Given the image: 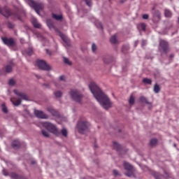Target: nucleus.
<instances>
[{"label":"nucleus","instance_id":"f257e3e1","mask_svg":"<svg viewBox=\"0 0 179 179\" xmlns=\"http://www.w3.org/2000/svg\"><path fill=\"white\" fill-rule=\"evenodd\" d=\"M89 87L93 96L99 104H101L103 108L108 110V108H111V107H113V103L110 101L108 96H107L104 92H101V90L99 86H97L96 83L91 82L89 85Z\"/></svg>","mask_w":179,"mask_h":179},{"label":"nucleus","instance_id":"f03ea898","mask_svg":"<svg viewBox=\"0 0 179 179\" xmlns=\"http://www.w3.org/2000/svg\"><path fill=\"white\" fill-rule=\"evenodd\" d=\"M41 125H42L43 128H45V129H47L49 132L54 134V135H56L57 136H59V135H61V132L59 131V130H58L57 127H55V125L51 122H41Z\"/></svg>","mask_w":179,"mask_h":179},{"label":"nucleus","instance_id":"7ed1b4c3","mask_svg":"<svg viewBox=\"0 0 179 179\" xmlns=\"http://www.w3.org/2000/svg\"><path fill=\"white\" fill-rule=\"evenodd\" d=\"M89 122L86 121H79L77 124V128L78 129V132L80 134H86L87 131H89V127H90Z\"/></svg>","mask_w":179,"mask_h":179},{"label":"nucleus","instance_id":"20e7f679","mask_svg":"<svg viewBox=\"0 0 179 179\" xmlns=\"http://www.w3.org/2000/svg\"><path fill=\"white\" fill-rule=\"evenodd\" d=\"M70 96L74 101H76L77 103H82V99H83V95L80 94V92H79L77 90H71L70 92Z\"/></svg>","mask_w":179,"mask_h":179},{"label":"nucleus","instance_id":"39448f33","mask_svg":"<svg viewBox=\"0 0 179 179\" xmlns=\"http://www.w3.org/2000/svg\"><path fill=\"white\" fill-rule=\"evenodd\" d=\"M28 5L33 8L38 15H40V10H43L44 6L41 3H36L34 0H29Z\"/></svg>","mask_w":179,"mask_h":179},{"label":"nucleus","instance_id":"423d86ee","mask_svg":"<svg viewBox=\"0 0 179 179\" xmlns=\"http://www.w3.org/2000/svg\"><path fill=\"white\" fill-rule=\"evenodd\" d=\"M124 168L127 172L124 173V175L127 177H132L134 176V166L131 165L129 163L124 162Z\"/></svg>","mask_w":179,"mask_h":179},{"label":"nucleus","instance_id":"0eeeda50","mask_svg":"<svg viewBox=\"0 0 179 179\" xmlns=\"http://www.w3.org/2000/svg\"><path fill=\"white\" fill-rule=\"evenodd\" d=\"M36 66L39 69H42V71H51V66L47 64L44 60H37Z\"/></svg>","mask_w":179,"mask_h":179},{"label":"nucleus","instance_id":"6e6552de","mask_svg":"<svg viewBox=\"0 0 179 179\" xmlns=\"http://www.w3.org/2000/svg\"><path fill=\"white\" fill-rule=\"evenodd\" d=\"M159 51L164 52V54H167L169 52V43L164 40H161L159 41Z\"/></svg>","mask_w":179,"mask_h":179},{"label":"nucleus","instance_id":"1a4fd4ad","mask_svg":"<svg viewBox=\"0 0 179 179\" xmlns=\"http://www.w3.org/2000/svg\"><path fill=\"white\" fill-rule=\"evenodd\" d=\"M34 114L37 118H41V120H48L49 118L48 115L41 110H35Z\"/></svg>","mask_w":179,"mask_h":179},{"label":"nucleus","instance_id":"9d476101","mask_svg":"<svg viewBox=\"0 0 179 179\" xmlns=\"http://www.w3.org/2000/svg\"><path fill=\"white\" fill-rule=\"evenodd\" d=\"M161 19L162 14L160 13V11L156 10L153 14L152 21L155 22V23H157V22H160Z\"/></svg>","mask_w":179,"mask_h":179},{"label":"nucleus","instance_id":"9b49d317","mask_svg":"<svg viewBox=\"0 0 179 179\" xmlns=\"http://www.w3.org/2000/svg\"><path fill=\"white\" fill-rule=\"evenodd\" d=\"M2 41L3 43H4V44H6V45H8V47H12L15 44L13 38H2Z\"/></svg>","mask_w":179,"mask_h":179},{"label":"nucleus","instance_id":"f8f14e48","mask_svg":"<svg viewBox=\"0 0 179 179\" xmlns=\"http://www.w3.org/2000/svg\"><path fill=\"white\" fill-rule=\"evenodd\" d=\"M13 92L15 93V94H16L17 96H19L20 97H21V99L22 100H28L29 97L27 96L26 94L23 93V92H19V91H17V90H14Z\"/></svg>","mask_w":179,"mask_h":179},{"label":"nucleus","instance_id":"ddd939ff","mask_svg":"<svg viewBox=\"0 0 179 179\" xmlns=\"http://www.w3.org/2000/svg\"><path fill=\"white\" fill-rule=\"evenodd\" d=\"M0 13L3 15V16H5V17H9V16L12 15L10 10H8L6 8L1 9V8H0Z\"/></svg>","mask_w":179,"mask_h":179},{"label":"nucleus","instance_id":"4468645a","mask_svg":"<svg viewBox=\"0 0 179 179\" xmlns=\"http://www.w3.org/2000/svg\"><path fill=\"white\" fill-rule=\"evenodd\" d=\"M11 103L13 104V106H20L22 103V99H15V98H11L10 99Z\"/></svg>","mask_w":179,"mask_h":179},{"label":"nucleus","instance_id":"2eb2a0df","mask_svg":"<svg viewBox=\"0 0 179 179\" xmlns=\"http://www.w3.org/2000/svg\"><path fill=\"white\" fill-rule=\"evenodd\" d=\"M47 111L52 114L54 117H58V111H57L55 109L52 108H48Z\"/></svg>","mask_w":179,"mask_h":179},{"label":"nucleus","instance_id":"dca6fc26","mask_svg":"<svg viewBox=\"0 0 179 179\" xmlns=\"http://www.w3.org/2000/svg\"><path fill=\"white\" fill-rule=\"evenodd\" d=\"M31 23L36 29H40V27H41V24L38 23V21H37V19L36 18H32Z\"/></svg>","mask_w":179,"mask_h":179},{"label":"nucleus","instance_id":"f3484780","mask_svg":"<svg viewBox=\"0 0 179 179\" xmlns=\"http://www.w3.org/2000/svg\"><path fill=\"white\" fill-rule=\"evenodd\" d=\"M12 147L13 149H19V148H20V142L17 140L13 141Z\"/></svg>","mask_w":179,"mask_h":179},{"label":"nucleus","instance_id":"a211bd4d","mask_svg":"<svg viewBox=\"0 0 179 179\" xmlns=\"http://www.w3.org/2000/svg\"><path fill=\"white\" fill-rule=\"evenodd\" d=\"M46 23L50 30H52V29H54L55 30H57V29H55V27L54 26V23H52V21H51V20H48L46 21Z\"/></svg>","mask_w":179,"mask_h":179},{"label":"nucleus","instance_id":"6ab92c4d","mask_svg":"<svg viewBox=\"0 0 179 179\" xmlns=\"http://www.w3.org/2000/svg\"><path fill=\"white\" fill-rule=\"evenodd\" d=\"M164 16H165V17H171V16H173V13H171V11H170V10L165 9L164 10Z\"/></svg>","mask_w":179,"mask_h":179},{"label":"nucleus","instance_id":"aec40b11","mask_svg":"<svg viewBox=\"0 0 179 179\" xmlns=\"http://www.w3.org/2000/svg\"><path fill=\"white\" fill-rule=\"evenodd\" d=\"M110 41L112 44H117L118 41L117 40V35H113L110 37Z\"/></svg>","mask_w":179,"mask_h":179},{"label":"nucleus","instance_id":"412c9836","mask_svg":"<svg viewBox=\"0 0 179 179\" xmlns=\"http://www.w3.org/2000/svg\"><path fill=\"white\" fill-rule=\"evenodd\" d=\"M54 95L56 97V99H59L62 97V92L57 90L54 92Z\"/></svg>","mask_w":179,"mask_h":179},{"label":"nucleus","instance_id":"4be33fe9","mask_svg":"<svg viewBox=\"0 0 179 179\" xmlns=\"http://www.w3.org/2000/svg\"><path fill=\"white\" fill-rule=\"evenodd\" d=\"M52 17L53 19H55V20H61L62 19V15H57L52 13Z\"/></svg>","mask_w":179,"mask_h":179},{"label":"nucleus","instance_id":"5701e85b","mask_svg":"<svg viewBox=\"0 0 179 179\" xmlns=\"http://www.w3.org/2000/svg\"><path fill=\"white\" fill-rule=\"evenodd\" d=\"M143 82L145 84V85H152V80L149 79V78H143Z\"/></svg>","mask_w":179,"mask_h":179},{"label":"nucleus","instance_id":"b1692460","mask_svg":"<svg viewBox=\"0 0 179 179\" xmlns=\"http://www.w3.org/2000/svg\"><path fill=\"white\" fill-rule=\"evenodd\" d=\"M95 26L97 27V29H103V25L101 24V22H100V21L99 20L95 21Z\"/></svg>","mask_w":179,"mask_h":179},{"label":"nucleus","instance_id":"393cba45","mask_svg":"<svg viewBox=\"0 0 179 179\" xmlns=\"http://www.w3.org/2000/svg\"><path fill=\"white\" fill-rule=\"evenodd\" d=\"M157 139H156V138H152V139L150 140V145L151 146H155V145H157Z\"/></svg>","mask_w":179,"mask_h":179},{"label":"nucleus","instance_id":"a878e982","mask_svg":"<svg viewBox=\"0 0 179 179\" xmlns=\"http://www.w3.org/2000/svg\"><path fill=\"white\" fill-rule=\"evenodd\" d=\"M61 134L65 138H66L68 136V131L66 130V129H62Z\"/></svg>","mask_w":179,"mask_h":179},{"label":"nucleus","instance_id":"bb28decb","mask_svg":"<svg viewBox=\"0 0 179 179\" xmlns=\"http://www.w3.org/2000/svg\"><path fill=\"white\" fill-rule=\"evenodd\" d=\"M154 92H155V93H159V92H160V87L159 86V85H157V84L155 85Z\"/></svg>","mask_w":179,"mask_h":179},{"label":"nucleus","instance_id":"cd10ccee","mask_svg":"<svg viewBox=\"0 0 179 179\" xmlns=\"http://www.w3.org/2000/svg\"><path fill=\"white\" fill-rule=\"evenodd\" d=\"M41 132H42V135L43 136H45V138H48V136H50V133H48V131H47L44 129H42Z\"/></svg>","mask_w":179,"mask_h":179},{"label":"nucleus","instance_id":"c85d7f7f","mask_svg":"<svg viewBox=\"0 0 179 179\" xmlns=\"http://www.w3.org/2000/svg\"><path fill=\"white\" fill-rule=\"evenodd\" d=\"M59 36L64 43H67L68 40L66 39V36L64 34H63L62 33H59Z\"/></svg>","mask_w":179,"mask_h":179},{"label":"nucleus","instance_id":"c756f323","mask_svg":"<svg viewBox=\"0 0 179 179\" xmlns=\"http://www.w3.org/2000/svg\"><path fill=\"white\" fill-rule=\"evenodd\" d=\"M6 72L7 73H9L10 72H12V65H7L6 66Z\"/></svg>","mask_w":179,"mask_h":179},{"label":"nucleus","instance_id":"7c9ffc66","mask_svg":"<svg viewBox=\"0 0 179 179\" xmlns=\"http://www.w3.org/2000/svg\"><path fill=\"white\" fill-rule=\"evenodd\" d=\"M141 103H146L147 104H149V102L146 100V98L145 96H141L139 99Z\"/></svg>","mask_w":179,"mask_h":179},{"label":"nucleus","instance_id":"2f4dec72","mask_svg":"<svg viewBox=\"0 0 179 179\" xmlns=\"http://www.w3.org/2000/svg\"><path fill=\"white\" fill-rule=\"evenodd\" d=\"M113 147H114L115 149H116L117 151L120 150V148H121V146L120 145V144H118V143H117V142H113Z\"/></svg>","mask_w":179,"mask_h":179},{"label":"nucleus","instance_id":"473e14b6","mask_svg":"<svg viewBox=\"0 0 179 179\" xmlns=\"http://www.w3.org/2000/svg\"><path fill=\"white\" fill-rule=\"evenodd\" d=\"M129 103L131 106L134 105V103H135V99L134 98V96H130Z\"/></svg>","mask_w":179,"mask_h":179},{"label":"nucleus","instance_id":"72a5a7b5","mask_svg":"<svg viewBox=\"0 0 179 179\" xmlns=\"http://www.w3.org/2000/svg\"><path fill=\"white\" fill-rule=\"evenodd\" d=\"M64 62L67 65H72V62H71V61H69V59H68V58L64 57Z\"/></svg>","mask_w":179,"mask_h":179},{"label":"nucleus","instance_id":"f704fd0d","mask_svg":"<svg viewBox=\"0 0 179 179\" xmlns=\"http://www.w3.org/2000/svg\"><path fill=\"white\" fill-rule=\"evenodd\" d=\"M97 50V46L96 45V44H92V50L93 52H96V50Z\"/></svg>","mask_w":179,"mask_h":179},{"label":"nucleus","instance_id":"c9c22d12","mask_svg":"<svg viewBox=\"0 0 179 179\" xmlns=\"http://www.w3.org/2000/svg\"><path fill=\"white\" fill-rule=\"evenodd\" d=\"M15 80H13V79H11V80H10L8 81V85H9L10 86H13V85H15Z\"/></svg>","mask_w":179,"mask_h":179},{"label":"nucleus","instance_id":"e433bc0d","mask_svg":"<svg viewBox=\"0 0 179 179\" xmlns=\"http://www.w3.org/2000/svg\"><path fill=\"white\" fill-rule=\"evenodd\" d=\"M171 27H173V22H167L166 28L171 29Z\"/></svg>","mask_w":179,"mask_h":179},{"label":"nucleus","instance_id":"4c0bfd02","mask_svg":"<svg viewBox=\"0 0 179 179\" xmlns=\"http://www.w3.org/2000/svg\"><path fill=\"white\" fill-rule=\"evenodd\" d=\"M141 27L142 30H143V31H145L146 30V24L142 23V24H141Z\"/></svg>","mask_w":179,"mask_h":179},{"label":"nucleus","instance_id":"58836bf2","mask_svg":"<svg viewBox=\"0 0 179 179\" xmlns=\"http://www.w3.org/2000/svg\"><path fill=\"white\" fill-rule=\"evenodd\" d=\"M87 6H92V0H85Z\"/></svg>","mask_w":179,"mask_h":179},{"label":"nucleus","instance_id":"ea45409f","mask_svg":"<svg viewBox=\"0 0 179 179\" xmlns=\"http://www.w3.org/2000/svg\"><path fill=\"white\" fill-rule=\"evenodd\" d=\"M143 19H144L145 20H148V19H149V15L148 14H143L142 16Z\"/></svg>","mask_w":179,"mask_h":179},{"label":"nucleus","instance_id":"a19ab883","mask_svg":"<svg viewBox=\"0 0 179 179\" xmlns=\"http://www.w3.org/2000/svg\"><path fill=\"white\" fill-rule=\"evenodd\" d=\"M8 26L9 29H13V27H15V24H13L12 22H8Z\"/></svg>","mask_w":179,"mask_h":179},{"label":"nucleus","instance_id":"79ce46f5","mask_svg":"<svg viewBox=\"0 0 179 179\" xmlns=\"http://www.w3.org/2000/svg\"><path fill=\"white\" fill-rule=\"evenodd\" d=\"M2 110L3 113H8V108L3 105L2 106Z\"/></svg>","mask_w":179,"mask_h":179},{"label":"nucleus","instance_id":"37998d69","mask_svg":"<svg viewBox=\"0 0 179 179\" xmlns=\"http://www.w3.org/2000/svg\"><path fill=\"white\" fill-rule=\"evenodd\" d=\"M10 177H11V178L16 179V178H17V175H16V173H11Z\"/></svg>","mask_w":179,"mask_h":179},{"label":"nucleus","instance_id":"c03bdc74","mask_svg":"<svg viewBox=\"0 0 179 179\" xmlns=\"http://www.w3.org/2000/svg\"><path fill=\"white\" fill-rule=\"evenodd\" d=\"M113 174L114 176H120V173L117 170H113Z\"/></svg>","mask_w":179,"mask_h":179},{"label":"nucleus","instance_id":"a18cd8bd","mask_svg":"<svg viewBox=\"0 0 179 179\" xmlns=\"http://www.w3.org/2000/svg\"><path fill=\"white\" fill-rule=\"evenodd\" d=\"M141 45H142L143 47L145 46V45H146V41L143 40L142 43H141Z\"/></svg>","mask_w":179,"mask_h":179},{"label":"nucleus","instance_id":"49530a36","mask_svg":"<svg viewBox=\"0 0 179 179\" xmlns=\"http://www.w3.org/2000/svg\"><path fill=\"white\" fill-rule=\"evenodd\" d=\"M28 55H31V54H33V50L31 49L29 50V52H27Z\"/></svg>","mask_w":179,"mask_h":179},{"label":"nucleus","instance_id":"de8ad7c7","mask_svg":"<svg viewBox=\"0 0 179 179\" xmlns=\"http://www.w3.org/2000/svg\"><path fill=\"white\" fill-rule=\"evenodd\" d=\"M3 176H8V171H6L5 169H3Z\"/></svg>","mask_w":179,"mask_h":179},{"label":"nucleus","instance_id":"09e8293b","mask_svg":"<svg viewBox=\"0 0 179 179\" xmlns=\"http://www.w3.org/2000/svg\"><path fill=\"white\" fill-rule=\"evenodd\" d=\"M59 80H65V77L64 76H61L59 77Z\"/></svg>","mask_w":179,"mask_h":179},{"label":"nucleus","instance_id":"8fccbe9b","mask_svg":"<svg viewBox=\"0 0 179 179\" xmlns=\"http://www.w3.org/2000/svg\"><path fill=\"white\" fill-rule=\"evenodd\" d=\"M46 52H47V54H48L49 55H51V51L48 50V49H46Z\"/></svg>","mask_w":179,"mask_h":179},{"label":"nucleus","instance_id":"3c124183","mask_svg":"<svg viewBox=\"0 0 179 179\" xmlns=\"http://www.w3.org/2000/svg\"><path fill=\"white\" fill-rule=\"evenodd\" d=\"M43 86H45V87H50V85L48 84H44Z\"/></svg>","mask_w":179,"mask_h":179},{"label":"nucleus","instance_id":"603ef678","mask_svg":"<svg viewBox=\"0 0 179 179\" xmlns=\"http://www.w3.org/2000/svg\"><path fill=\"white\" fill-rule=\"evenodd\" d=\"M155 177L156 179H160V177L156 176V175H155Z\"/></svg>","mask_w":179,"mask_h":179},{"label":"nucleus","instance_id":"864d4df0","mask_svg":"<svg viewBox=\"0 0 179 179\" xmlns=\"http://www.w3.org/2000/svg\"><path fill=\"white\" fill-rule=\"evenodd\" d=\"M103 62H105V64H108V62L106 61V59H103Z\"/></svg>","mask_w":179,"mask_h":179},{"label":"nucleus","instance_id":"5fc2aeb1","mask_svg":"<svg viewBox=\"0 0 179 179\" xmlns=\"http://www.w3.org/2000/svg\"><path fill=\"white\" fill-rule=\"evenodd\" d=\"M173 57H174V55H171V58H173Z\"/></svg>","mask_w":179,"mask_h":179},{"label":"nucleus","instance_id":"6e6d98bb","mask_svg":"<svg viewBox=\"0 0 179 179\" xmlns=\"http://www.w3.org/2000/svg\"><path fill=\"white\" fill-rule=\"evenodd\" d=\"M55 86H56V87H58V85L57 84H55Z\"/></svg>","mask_w":179,"mask_h":179},{"label":"nucleus","instance_id":"4d7b16f0","mask_svg":"<svg viewBox=\"0 0 179 179\" xmlns=\"http://www.w3.org/2000/svg\"><path fill=\"white\" fill-rule=\"evenodd\" d=\"M36 78H38V76H36Z\"/></svg>","mask_w":179,"mask_h":179},{"label":"nucleus","instance_id":"13d9d810","mask_svg":"<svg viewBox=\"0 0 179 179\" xmlns=\"http://www.w3.org/2000/svg\"><path fill=\"white\" fill-rule=\"evenodd\" d=\"M122 51H124V48H122Z\"/></svg>","mask_w":179,"mask_h":179},{"label":"nucleus","instance_id":"bf43d9fd","mask_svg":"<svg viewBox=\"0 0 179 179\" xmlns=\"http://www.w3.org/2000/svg\"><path fill=\"white\" fill-rule=\"evenodd\" d=\"M174 146L176 147V144H174Z\"/></svg>","mask_w":179,"mask_h":179},{"label":"nucleus","instance_id":"052dcab7","mask_svg":"<svg viewBox=\"0 0 179 179\" xmlns=\"http://www.w3.org/2000/svg\"><path fill=\"white\" fill-rule=\"evenodd\" d=\"M109 1H112V0H109Z\"/></svg>","mask_w":179,"mask_h":179}]
</instances>
